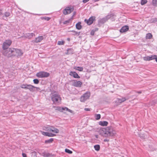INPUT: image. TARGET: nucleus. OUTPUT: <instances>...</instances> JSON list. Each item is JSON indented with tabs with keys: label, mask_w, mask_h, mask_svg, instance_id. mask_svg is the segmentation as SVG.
Masks as SVG:
<instances>
[{
	"label": "nucleus",
	"mask_w": 157,
	"mask_h": 157,
	"mask_svg": "<svg viewBox=\"0 0 157 157\" xmlns=\"http://www.w3.org/2000/svg\"><path fill=\"white\" fill-rule=\"evenodd\" d=\"M100 134L105 137H112L115 136L116 132L113 128L111 126H109L105 128L100 130Z\"/></svg>",
	"instance_id": "1"
},
{
	"label": "nucleus",
	"mask_w": 157,
	"mask_h": 157,
	"mask_svg": "<svg viewBox=\"0 0 157 157\" xmlns=\"http://www.w3.org/2000/svg\"><path fill=\"white\" fill-rule=\"evenodd\" d=\"M3 49L2 53L4 56L8 57L13 56V48H8Z\"/></svg>",
	"instance_id": "2"
},
{
	"label": "nucleus",
	"mask_w": 157,
	"mask_h": 157,
	"mask_svg": "<svg viewBox=\"0 0 157 157\" xmlns=\"http://www.w3.org/2000/svg\"><path fill=\"white\" fill-rule=\"evenodd\" d=\"M51 98L54 103H58L61 100L60 95L56 92H54L52 94Z\"/></svg>",
	"instance_id": "3"
},
{
	"label": "nucleus",
	"mask_w": 157,
	"mask_h": 157,
	"mask_svg": "<svg viewBox=\"0 0 157 157\" xmlns=\"http://www.w3.org/2000/svg\"><path fill=\"white\" fill-rule=\"evenodd\" d=\"M49 73L44 71H40L36 74V76L40 78H47L49 77Z\"/></svg>",
	"instance_id": "4"
},
{
	"label": "nucleus",
	"mask_w": 157,
	"mask_h": 157,
	"mask_svg": "<svg viewBox=\"0 0 157 157\" xmlns=\"http://www.w3.org/2000/svg\"><path fill=\"white\" fill-rule=\"evenodd\" d=\"M90 95V94L89 92H86L80 98V101L81 102L85 101L86 100L89 98Z\"/></svg>",
	"instance_id": "5"
},
{
	"label": "nucleus",
	"mask_w": 157,
	"mask_h": 157,
	"mask_svg": "<svg viewBox=\"0 0 157 157\" xmlns=\"http://www.w3.org/2000/svg\"><path fill=\"white\" fill-rule=\"evenodd\" d=\"M13 56H21L23 54V52L19 49L13 48Z\"/></svg>",
	"instance_id": "6"
},
{
	"label": "nucleus",
	"mask_w": 157,
	"mask_h": 157,
	"mask_svg": "<svg viewBox=\"0 0 157 157\" xmlns=\"http://www.w3.org/2000/svg\"><path fill=\"white\" fill-rule=\"evenodd\" d=\"M73 10L74 8L73 7L71 8L70 6H67L63 10V13L64 15H67L73 11Z\"/></svg>",
	"instance_id": "7"
},
{
	"label": "nucleus",
	"mask_w": 157,
	"mask_h": 157,
	"mask_svg": "<svg viewBox=\"0 0 157 157\" xmlns=\"http://www.w3.org/2000/svg\"><path fill=\"white\" fill-rule=\"evenodd\" d=\"M12 43V41L10 40H6L3 43L2 48L3 49L8 48Z\"/></svg>",
	"instance_id": "8"
},
{
	"label": "nucleus",
	"mask_w": 157,
	"mask_h": 157,
	"mask_svg": "<svg viewBox=\"0 0 157 157\" xmlns=\"http://www.w3.org/2000/svg\"><path fill=\"white\" fill-rule=\"evenodd\" d=\"M56 110H57L58 111H59L61 112H62L63 110H66L69 111V112L72 113V111L69 109H68L66 107H56Z\"/></svg>",
	"instance_id": "9"
},
{
	"label": "nucleus",
	"mask_w": 157,
	"mask_h": 157,
	"mask_svg": "<svg viewBox=\"0 0 157 157\" xmlns=\"http://www.w3.org/2000/svg\"><path fill=\"white\" fill-rule=\"evenodd\" d=\"M82 84V82L80 81L74 80L73 81L72 85L76 87H80Z\"/></svg>",
	"instance_id": "10"
},
{
	"label": "nucleus",
	"mask_w": 157,
	"mask_h": 157,
	"mask_svg": "<svg viewBox=\"0 0 157 157\" xmlns=\"http://www.w3.org/2000/svg\"><path fill=\"white\" fill-rule=\"evenodd\" d=\"M95 19V17L92 16L90 17L88 20L85 19V22L88 25H90L92 24L94 21Z\"/></svg>",
	"instance_id": "11"
},
{
	"label": "nucleus",
	"mask_w": 157,
	"mask_h": 157,
	"mask_svg": "<svg viewBox=\"0 0 157 157\" xmlns=\"http://www.w3.org/2000/svg\"><path fill=\"white\" fill-rule=\"evenodd\" d=\"M44 38L42 36H39L36 38L35 40H33L32 42L33 43H38L41 42L43 39Z\"/></svg>",
	"instance_id": "12"
},
{
	"label": "nucleus",
	"mask_w": 157,
	"mask_h": 157,
	"mask_svg": "<svg viewBox=\"0 0 157 157\" xmlns=\"http://www.w3.org/2000/svg\"><path fill=\"white\" fill-rule=\"evenodd\" d=\"M108 16L104 17L101 19H99L98 21V23L99 24L104 23L108 19Z\"/></svg>",
	"instance_id": "13"
},
{
	"label": "nucleus",
	"mask_w": 157,
	"mask_h": 157,
	"mask_svg": "<svg viewBox=\"0 0 157 157\" xmlns=\"http://www.w3.org/2000/svg\"><path fill=\"white\" fill-rule=\"evenodd\" d=\"M69 75L73 76L75 78H80L78 74L75 72L70 71L69 73Z\"/></svg>",
	"instance_id": "14"
},
{
	"label": "nucleus",
	"mask_w": 157,
	"mask_h": 157,
	"mask_svg": "<svg viewBox=\"0 0 157 157\" xmlns=\"http://www.w3.org/2000/svg\"><path fill=\"white\" fill-rule=\"evenodd\" d=\"M42 133L43 135L44 136H48L49 137H53L56 136V135L54 134L49 133L48 132H42Z\"/></svg>",
	"instance_id": "15"
},
{
	"label": "nucleus",
	"mask_w": 157,
	"mask_h": 157,
	"mask_svg": "<svg viewBox=\"0 0 157 157\" xmlns=\"http://www.w3.org/2000/svg\"><path fill=\"white\" fill-rule=\"evenodd\" d=\"M35 36V35L34 33H31L26 34L23 37H25L29 39H30Z\"/></svg>",
	"instance_id": "16"
},
{
	"label": "nucleus",
	"mask_w": 157,
	"mask_h": 157,
	"mask_svg": "<svg viewBox=\"0 0 157 157\" xmlns=\"http://www.w3.org/2000/svg\"><path fill=\"white\" fill-rule=\"evenodd\" d=\"M35 86L30 84H28L26 89H29L31 92H33L35 91Z\"/></svg>",
	"instance_id": "17"
},
{
	"label": "nucleus",
	"mask_w": 157,
	"mask_h": 157,
	"mask_svg": "<svg viewBox=\"0 0 157 157\" xmlns=\"http://www.w3.org/2000/svg\"><path fill=\"white\" fill-rule=\"evenodd\" d=\"M129 29L128 26H124L122 27L120 30L121 33H124L127 31Z\"/></svg>",
	"instance_id": "18"
},
{
	"label": "nucleus",
	"mask_w": 157,
	"mask_h": 157,
	"mask_svg": "<svg viewBox=\"0 0 157 157\" xmlns=\"http://www.w3.org/2000/svg\"><path fill=\"white\" fill-rule=\"evenodd\" d=\"M50 132H52L55 133H58L59 132V130L57 128L51 126Z\"/></svg>",
	"instance_id": "19"
},
{
	"label": "nucleus",
	"mask_w": 157,
	"mask_h": 157,
	"mask_svg": "<svg viewBox=\"0 0 157 157\" xmlns=\"http://www.w3.org/2000/svg\"><path fill=\"white\" fill-rule=\"evenodd\" d=\"M99 124L102 126H107L108 124V122L106 121H101L99 122Z\"/></svg>",
	"instance_id": "20"
},
{
	"label": "nucleus",
	"mask_w": 157,
	"mask_h": 157,
	"mask_svg": "<svg viewBox=\"0 0 157 157\" xmlns=\"http://www.w3.org/2000/svg\"><path fill=\"white\" fill-rule=\"evenodd\" d=\"M42 155L44 157H48L50 156L51 155L49 153L45 151H44L42 153Z\"/></svg>",
	"instance_id": "21"
},
{
	"label": "nucleus",
	"mask_w": 157,
	"mask_h": 157,
	"mask_svg": "<svg viewBox=\"0 0 157 157\" xmlns=\"http://www.w3.org/2000/svg\"><path fill=\"white\" fill-rule=\"evenodd\" d=\"M146 133H147L145 132V133H144V134H140V136L142 139H145L147 138V135L146 134Z\"/></svg>",
	"instance_id": "22"
},
{
	"label": "nucleus",
	"mask_w": 157,
	"mask_h": 157,
	"mask_svg": "<svg viewBox=\"0 0 157 157\" xmlns=\"http://www.w3.org/2000/svg\"><path fill=\"white\" fill-rule=\"evenodd\" d=\"M81 24V22H78L76 24V27L77 29L78 30H80L82 29V26Z\"/></svg>",
	"instance_id": "23"
},
{
	"label": "nucleus",
	"mask_w": 157,
	"mask_h": 157,
	"mask_svg": "<svg viewBox=\"0 0 157 157\" xmlns=\"http://www.w3.org/2000/svg\"><path fill=\"white\" fill-rule=\"evenodd\" d=\"M74 69L80 71H82L83 70V68L82 67H74Z\"/></svg>",
	"instance_id": "24"
},
{
	"label": "nucleus",
	"mask_w": 157,
	"mask_h": 157,
	"mask_svg": "<svg viewBox=\"0 0 157 157\" xmlns=\"http://www.w3.org/2000/svg\"><path fill=\"white\" fill-rule=\"evenodd\" d=\"M128 98H126L125 97H123L120 99H118V101L119 102L121 103L124 102L126 100H127Z\"/></svg>",
	"instance_id": "25"
},
{
	"label": "nucleus",
	"mask_w": 157,
	"mask_h": 157,
	"mask_svg": "<svg viewBox=\"0 0 157 157\" xmlns=\"http://www.w3.org/2000/svg\"><path fill=\"white\" fill-rule=\"evenodd\" d=\"M53 141V139L50 138L48 140H45V143L46 144H50Z\"/></svg>",
	"instance_id": "26"
},
{
	"label": "nucleus",
	"mask_w": 157,
	"mask_h": 157,
	"mask_svg": "<svg viewBox=\"0 0 157 157\" xmlns=\"http://www.w3.org/2000/svg\"><path fill=\"white\" fill-rule=\"evenodd\" d=\"M51 126H45L43 128V129L48 132H50Z\"/></svg>",
	"instance_id": "27"
},
{
	"label": "nucleus",
	"mask_w": 157,
	"mask_h": 157,
	"mask_svg": "<svg viewBox=\"0 0 157 157\" xmlns=\"http://www.w3.org/2000/svg\"><path fill=\"white\" fill-rule=\"evenodd\" d=\"M152 37V35L151 33H147L146 36V39H150Z\"/></svg>",
	"instance_id": "28"
},
{
	"label": "nucleus",
	"mask_w": 157,
	"mask_h": 157,
	"mask_svg": "<svg viewBox=\"0 0 157 157\" xmlns=\"http://www.w3.org/2000/svg\"><path fill=\"white\" fill-rule=\"evenodd\" d=\"M94 148L95 150L97 151H98L100 149V147L99 145H96L94 146Z\"/></svg>",
	"instance_id": "29"
},
{
	"label": "nucleus",
	"mask_w": 157,
	"mask_h": 157,
	"mask_svg": "<svg viewBox=\"0 0 157 157\" xmlns=\"http://www.w3.org/2000/svg\"><path fill=\"white\" fill-rule=\"evenodd\" d=\"M71 21V18L69 19L64 21L63 22V24H67L69 23H70Z\"/></svg>",
	"instance_id": "30"
},
{
	"label": "nucleus",
	"mask_w": 157,
	"mask_h": 157,
	"mask_svg": "<svg viewBox=\"0 0 157 157\" xmlns=\"http://www.w3.org/2000/svg\"><path fill=\"white\" fill-rule=\"evenodd\" d=\"M156 57V55H151V56H149V60H151L155 59Z\"/></svg>",
	"instance_id": "31"
},
{
	"label": "nucleus",
	"mask_w": 157,
	"mask_h": 157,
	"mask_svg": "<svg viewBox=\"0 0 157 157\" xmlns=\"http://www.w3.org/2000/svg\"><path fill=\"white\" fill-rule=\"evenodd\" d=\"M152 5L154 6H156L157 5V0H152Z\"/></svg>",
	"instance_id": "32"
},
{
	"label": "nucleus",
	"mask_w": 157,
	"mask_h": 157,
	"mask_svg": "<svg viewBox=\"0 0 157 157\" xmlns=\"http://www.w3.org/2000/svg\"><path fill=\"white\" fill-rule=\"evenodd\" d=\"M64 42L63 41H59L58 42L57 44L58 45H63L64 44Z\"/></svg>",
	"instance_id": "33"
},
{
	"label": "nucleus",
	"mask_w": 157,
	"mask_h": 157,
	"mask_svg": "<svg viewBox=\"0 0 157 157\" xmlns=\"http://www.w3.org/2000/svg\"><path fill=\"white\" fill-rule=\"evenodd\" d=\"M101 118V115L100 114L95 115V118L97 120Z\"/></svg>",
	"instance_id": "34"
},
{
	"label": "nucleus",
	"mask_w": 157,
	"mask_h": 157,
	"mask_svg": "<svg viewBox=\"0 0 157 157\" xmlns=\"http://www.w3.org/2000/svg\"><path fill=\"white\" fill-rule=\"evenodd\" d=\"M28 84H23L21 86V87L23 89H26Z\"/></svg>",
	"instance_id": "35"
},
{
	"label": "nucleus",
	"mask_w": 157,
	"mask_h": 157,
	"mask_svg": "<svg viewBox=\"0 0 157 157\" xmlns=\"http://www.w3.org/2000/svg\"><path fill=\"white\" fill-rule=\"evenodd\" d=\"M147 2V0H141V5H143L146 4Z\"/></svg>",
	"instance_id": "36"
},
{
	"label": "nucleus",
	"mask_w": 157,
	"mask_h": 157,
	"mask_svg": "<svg viewBox=\"0 0 157 157\" xmlns=\"http://www.w3.org/2000/svg\"><path fill=\"white\" fill-rule=\"evenodd\" d=\"M41 18L42 20L44 19L45 20H46V21H48L50 19H51V18L50 17H41Z\"/></svg>",
	"instance_id": "37"
},
{
	"label": "nucleus",
	"mask_w": 157,
	"mask_h": 157,
	"mask_svg": "<svg viewBox=\"0 0 157 157\" xmlns=\"http://www.w3.org/2000/svg\"><path fill=\"white\" fill-rule=\"evenodd\" d=\"M71 32H73L74 33V34H73L74 35H77L78 36L79 35L80 33V32H78L76 31H71Z\"/></svg>",
	"instance_id": "38"
},
{
	"label": "nucleus",
	"mask_w": 157,
	"mask_h": 157,
	"mask_svg": "<svg viewBox=\"0 0 157 157\" xmlns=\"http://www.w3.org/2000/svg\"><path fill=\"white\" fill-rule=\"evenodd\" d=\"M65 151L66 152L69 153V154H71L72 153V151L69 150V149H67V148L65 149Z\"/></svg>",
	"instance_id": "39"
},
{
	"label": "nucleus",
	"mask_w": 157,
	"mask_h": 157,
	"mask_svg": "<svg viewBox=\"0 0 157 157\" xmlns=\"http://www.w3.org/2000/svg\"><path fill=\"white\" fill-rule=\"evenodd\" d=\"M33 82L35 84H38L39 83V81L38 79H35L33 80Z\"/></svg>",
	"instance_id": "40"
},
{
	"label": "nucleus",
	"mask_w": 157,
	"mask_h": 157,
	"mask_svg": "<svg viewBox=\"0 0 157 157\" xmlns=\"http://www.w3.org/2000/svg\"><path fill=\"white\" fill-rule=\"evenodd\" d=\"M149 56H147L143 58L145 60H149Z\"/></svg>",
	"instance_id": "41"
},
{
	"label": "nucleus",
	"mask_w": 157,
	"mask_h": 157,
	"mask_svg": "<svg viewBox=\"0 0 157 157\" xmlns=\"http://www.w3.org/2000/svg\"><path fill=\"white\" fill-rule=\"evenodd\" d=\"M10 14L9 12H6L5 13V15L6 17H8L10 15Z\"/></svg>",
	"instance_id": "42"
},
{
	"label": "nucleus",
	"mask_w": 157,
	"mask_h": 157,
	"mask_svg": "<svg viewBox=\"0 0 157 157\" xmlns=\"http://www.w3.org/2000/svg\"><path fill=\"white\" fill-rule=\"evenodd\" d=\"M95 32L93 30L91 31L90 32V34L91 35H94V34Z\"/></svg>",
	"instance_id": "43"
},
{
	"label": "nucleus",
	"mask_w": 157,
	"mask_h": 157,
	"mask_svg": "<svg viewBox=\"0 0 157 157\" xmlns=\"http://www.w3.org/2000/svg\"><path fill=\"white\" fill-rule=\"evenodd\" d=\"M84 110L85 111H90V109L88 108H85L84 109Z\"/></svg>",
	"instance_id": "44"
},
{
	"label": "nucleus",
	"mask_w": 157,
	"mask_h": 157,
	"mask_svg": "<svg viewBox=\"0 0 157 157\" xmlns=\"http://www.w3.org/2000/svg\"><path fill=\"white\" fill-rule=\"evenodd\" d=\"M90 0H83L82 2L84 3H86V2H87L88 1H89Z\"/></svg>",
	"instance_id": "45"
},
{
	"label": "nucleus",
	"mask_w": 157,
	"mask_h": 157,
	"mask_svg": "<svg viewBox=\"0 0 157 157\" xmlns=\"http://www.w3.org/2000/svg\"><path fill=\"white\" fill-rule=\"evenodd\" d=\"M93 30L95 32L96 31H97L98 30V28H95L94 29H93Z\"/></svg>",
	"instance_id": "46"
},
{
	"label": "nucleus",
	"mask_w": 157,
	"mask_h": 157,
	"mask_svg": "<svg viewBox=\"0 0 157 157\" xmlns=\"http://www.w3.org/2000/svg\"><path fill=\"white\" fill-rule=\"evenodd\" d=\"M35 89H36V90L38 91H40V89L39 88L35 87Z\"/></svg>",
	"instance_id": "47"
},
{
	"label": "nucleus",
	"mask_w": 157,
	"mask_h": 157,
	"mask_svg": "<svg viewBox=\"0 0 157 157\" xmlns=\"http://www.w3.org/2000/svg\"><path fill=\"white\" fill-rule=\"evenodd\" d=\"M22 155L23 157H27L25 153H23Z\"/></svg>",
	"instance_id": "48"
},
{
	"label": "nucleus",
	"mask_w": 157,
	"mask_h": 157,
	"mask_svg": "<svg viewBox=\"0 0 157 157\" xmlns=\"http://www.w3.org/2000/svg\"><path fill=\"white\" fill-rule=\"evenodd\" d=\"M2 11V10H0V15H2V13L1 12Z\"/></svg>",
	"instance_id": "49"
},
{
	"label": "nucleus",
	"mask_w": 157,
	"mask_h": 157,
	"mask_svg": "<svg viewBox=\"0 0 157 157\" xmlns=\"http://www.w3.org/2000/svg\"><path fill=\"white\" fill-rule=\"evenodd\" d=\"M155 61H156V62H157V57L156 56V57L155 58Z\"/></svg>",
	"instance_id": "50"
},
{
	"label": "nucleus",
	"mask_w": 157,
	"mask_h": 157,
	"mask_svg": "<svg viewBox=\"0 0 157 157\" xmlns=\"http://www.w3.org/2000/svg\"><path fill=\"white\" fill-rule=\"evenodd\" d=\"M104 141H108V140H107V139L104 140Z\"/></svg>",
	"instance_id": "51"
},
{
	"label": "nucleus",
	"mask_w": 157,
	"mask_h": 157,
	"mask_svg": "<svg viewBox=\"0 0 157 157\" xmlns=\"http://www.w3.org/2000/svg\"><path fill=\"white\" fill-rule=\"evenodd\" d=\"M141 92H138V93H141Z\"/></svg>",
	"instance_id": "52"
},
{
	"label": "nucleus",
	"mask_w": 157,
	"mask_h": 157,
	"mask_svg": "<svg viewBox=\"0 0 157 157\" xmlns=\"http://www.w3.org/2000/svg\"><path fill=\"white\" fill-rule=\"evenodd\" d=\"M67 40H69L70 39L69 38H68L67 39Z\"/></svg>",
	"instance_id": "53"
},
{
	"label": "nucleus",
	"mask_w": 157,
	"mask_h": 157,
	"mask_svg": "<svg viewBox=\"0 0 157 157\" xmlns=\"http://www.w3.org/2000/svg\"><path fill=\"white\" fill-rule=\"evenodd\" d=\"M156 103H157V101L156 102Z\"/></svg>",
	"instance_id": "54"
}]
</instances>
